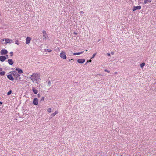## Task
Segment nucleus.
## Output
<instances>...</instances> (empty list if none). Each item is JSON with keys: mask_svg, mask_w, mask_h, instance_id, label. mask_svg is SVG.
I'll return each mask as SVG.
<instances>
[{"mask_svg": "<svg viewBox=\"0 0 156 156\" xmlns=\"http://www.w3.org/2000/svg\"><path fill=\"white\" fill-rule=\"evenodd\" d=\"M80 13L81 14H83L84 12H83V11H80Z\"/></svg>", "mask_w": 156, "mask_h": 156, "instance_id": "473e14b6", "label": "nucleus"}, {"mask_svg": "<svg viewBox=\"0 0 156 156\" xmlns=\"http://www.w3.org/2000/svg\"><path fill=\"white\" fill-rule=\"evenodd\" d=\"M8 63L10 65H12L14 63L12 61V60L11 59H9L8 60Z\"/></svg>", "mask_w": 156, "mask_h": 156, "instance_id": "4468645a", "label": "nucleus"}, {"mask_svg": "<svg viewBox=\"0 0 156 156\" xmlns=\"http://www.w3.org/2000/svg\"><path fill=\"white\" fill-rule=\"evenodd\" d=\"M16 70L17 71L18 73L20 74H21L23 73V72L22 69H20L19 68H16Z\"/></svg>", "mask_w": 156, "mask_h": 156, "instance_id": "ddd939ff", "label": "nucleus"}, {"mask_svg": "<svg viewBox=\"0 0 156 156\" xmlns=\"http://www.w3.org/2000/svg\"><path fill=\"white\" fill-rule=\"evenodd\" d=\"M12 91L11 90H10L9 91L8 93H7V95H9L11 94V93H12Z\"/></svg>", "mask_w": 156, "mask_h": 156, "instance_id": "5701e85b", "label": "nucleus"}, {"mask_svg": "<svg viewBox=\"0 0 156 156\" xmlns=\"http://www.w3.org/2000/svg\"><path fill=\"white\" fill-rule=\"evenodd\" d=\"M8 53L6 49H2L0 53L2 55H4L7 54Z\"/></svg>", "mask_w": 156, "mask_h": 156, "instance_id": "0eeeda50", "label": "nucleus"}, {"mask_svg": "<svg viewBox=\"0 0 156 156\" xmlns=\"http://www.w3.org/2000/svg\"><path fill=\"white\" fill-rule=\"evenodd\" d=\"M5 74V72L4 71L0 72V75L1 76L4 75Z\"/></svg>", "mask_w": 156, "mask_h": 156, "instance_id": "aec40b11", "label": "nucleus"}, {"mask_svg": "<svg viewBox=\"0 0 156 156\" xmlns=\"http://www.w3.org/2000/svg\"><path fill=\"white\" fill-rule=\"evenodd\" d=\"M51 108H48L47 110V111L48 112H51Z\"/></svg>", "mask_w": 156, "mask_h": 156, "instance_id": "a878e982", "label": "nucleus"}, {"mask_svg": "<svg viewBox=\"0 0 156 156\" xmlns=\"http://www.w3.org/2000/svg\"><path fill=\"white\" fill-rule=\"evenodd\" d=\"M58 113V112L55 111L54 113H53V114H52L51 115V118H52V117H54L55 115L57 114Z\"/></svg>", "mask_w": 156, "mask_h": 156, "instance_id": "dca6fc26", "label": "nucleus"}, {"mask_svg": "<svg viewBox=\"0 0 156 156\" xmlns=\"http://www.w3.org/2000/svg\"><path fill=\"white\" fill-rule=\"evenodd\" d=\"M15 44L18 45L20 44L19 41L18 40H16L15 41Z\"/></svg>", "mask_w": 156, "mask_h": 156, "instance_id": "b1692460", "label": "nucleus"}, {"mask_svg": "<svg viewBox=\"0 0 156 156\" xmlns=\"http://www.w3.org/2000/svg\"><path fill=\"white\" fill-rule=\"evenodd\" d=\"M51 84V83L50 81H49L48 82V85L49 86H50Z\"/></svg>", "mask_w": 156, "mask_h": 156, "instance_id": "cd10ccee", "label": "nucleus"}, {"mask_svg": "<svg viewBox=\"0 0 156 156\" xmlns=\"http://www.w3.org/2000/svg\"><path fill=\"white\" fill-rule=\"evenodd\" d=\"M115 73L116 74V73H117V72H115Z\"/></svg>", "mask_w": 156, "mask_h": 156, "instance_id": "79ce46f5", "label": "nucleus"}, {"mask_svg": "<svg viewBox=\"0 0 156 156\" xmlns=\"http://www.w3.org/2000/svg\"><path fill=\"white\" fill-rule=\"evenodd\" d=\"M7 58L5 56L1 55L0 56V61L2 62L4 61Z\"/></svg>", "mask_w": 156, "mask_h": 156, "instance_id": "6e6552de", "label": "nucleus"}, {"mask_svg": "<svg viewBox=\"0 0 156 156\" xmlns=\"http://www.w3.org/2000/svg\"><path fill=\"white\" fill-rule=\"evenodd\" d=\"M69 61H71V60L70 59H69Z\"/></svg>", "mask_w": 156, "mask_h": 156, "instance_id": "a19ab883", "label": "nucleus"}, {"mask_svg": "<svg viewBox=\"0 0 156 156\" xmlns=\"http://www.w3.org/2000/svg\"><path fill=\"white\" fill-rule=\"evenodd\" d=\"M104 71L105 72H108V73H110V71L108 70H107V69H105Z\"/></svg>", "mask_w": 156, "mask_h": 156, "instance_id": "7c9ffc66", "label": "nucleus"}, {"mask_svg": "<svg viewBox=\"0 0 156 156\" xmlns=\"http://www.w3.org/2000/svg\"><path fill=\"white\" fill-rule=\"evenodd\" d=\"M31 38L30 37H27L26 39V43L27 44H28L30 42Z\"/></svg>", "mask_w": 156, "mask_h": 156, "instance_id": "9b49d317", "label": "nucleus"}, {"mask_svg": "<svg viewBox=\"0 0 156 156\" xmlns=\"http://www.w3.org/2000/svg\"><path fill=\"white\" fill-rule=\"evenodd\" d=\"M2 68H0V71H2Z\"/></svg>", "mask_w": 156, "mask_h": 156, "instance_id": "4c0bfd02", "label": "nucleus"}, {"mask_svg": "<svg viewBox=\"0 0 156 156\" xmlns=\"http://www.w3.org/2000/svg\"><path fill=\"white\" fill-rule=\"evenodd\" d=\"M45 98L44 97H42L41 100H40V102H43L44 101V99Z\"/></svg>", "mask_w": 156, "mask_h": 156, "instance_id": "412c9836", "label": "nucleus"}, {"mask_svg": "<svg viewBox=\"0 0 156 156\" xmlns=\"http://www.w3.org/2000/svg\"><path fill=\"white\" fill-rule=\"evenodd\" d=\"M31 79L33 82H34L35 83H37V82L40 80L39 77L38 76L33 78L31 77Z\"/></svg>", "mask_w": 156, "mask_h": 156, "instance_id": "7ed1b4c3", "label": "nucleus"}, {"mask_svg": "<svg viewBox=\"0 0 156 156\" xmlns=\"http://www.w3.org/2000/svg\"><path fill=\"white\" fill-rule=\"evenodd\" d=\"M85 61V60L84 59H80L77 60V62L79 63H83Z\"/></svg>", "mask_w": 156, "mask_h": 156, "instance_id": "f8f14e48", "label": "nucleus"}, {"mask_svg": "<svg viewBox=\"0 0 156 156\" xmlns=\"http://www.w3.org/2000/svg\"><path fill=\"white\" fill-rule=\"evenodd\" d=\"M37 95L38 97H40L41 96V94H38Z\"/></svg>", "mask_w": 156, "mask_h": 156, "instance_id": "2f4dec72", "label": "nucleus"}, {"mask_svg": "<svg viewBox=\"0 0 156 156\" xmlns=\"http://www.w3.org/2000/svg\"><path fill=\"white\" fill-rule=\"evenodd\" d=\"M10 56H12L13 55V52H10Z\"/></svg>", "mask_w": 156, "mask_h": 156, "instance_id": "c85d7f7f", "label": "nucleus"}, {"mask_svg": "<svg viewBox=\"0 0 156 156\" xmlns=\"http://www.w3.org/2000/svg\"><path fill=\"white\" fill-rule=\"evenodd\" d=\"M32 91L34 94H37L38 93L37 90L35 89L34 87H32Z\"/></svg>", "mask_w": 156, "mask_h": 156, "instance_id": "2eb2a0df", "label": "nucleus"}, {"mask_svg": "<svg viewBox=\"0 0 156 156\" xmlns=\"http://www.w3.org/2000/svg\"><path fill=\"white\" fill-rule=\"evenodd\" d=\"M107 55H108V56H110V53H107Z\"/></svg>", "mask_w": 156, "mask_h": 156, "instance_id": "72a5a7b5", "label": "nucleus"}, {"mask_svg": "<svg viewBox=\"0 0 156 156\" xmlns=\"http://www.w3.org/2000/svg\"><path fill=\"white\" fill-rule=\"evenodd\" d=\"M74 34H75L76 35L77 34V33H75V32H74Z\"/></svg>", "mask_w": 156, "mask_h": 156, "instance_id": "58836bf2", "label": "nucleus"}, {"mask_svg": "<svg viewBox=\"0 0 156 156\" xmlns=\"http://www.w3.org/2000/svg\"><path fill=\"white\" fill-rule=\"evenodd\" d=\"M38 100L37 98H35L33 100V103L34 105H37L38 104Z\"/></svg>", "mask_w": 156, "mask_h": 156, "instance_id": "39448f33", "label": "nucleus"}, {"mask_svg": "<svg viewBox=\"0 0 156 156\" xmlns=\"http://www.w3.org/2000/svg\"><path fill=\"white\" fill-rule=\"evenodd\" d=\"M151 2V0H144V3L145 4H146L148 2Z\"/></svg>", "mask_w": 156, "mask_h": 156, "instance_id": "f3484780", "label": "nucleus"}, {"mask_svg": "<svg viewBox=\"0 0 156 156\" xmlns=\"http://www.w3.org/2000/svg\"><path fill=\"white\" fill-rule=\"evenodd\" d=\"M5 57L6 58H8V55H6Z\"/></svg>", "mask_w": 156, "mask_h": 156, "instance_id": "f704fd0d", "label": "nucleus"}, {"mask_svg": "<svg viewBox=\"0 0 156 156\" xmlns=\"http://www.w3.org/2000/svg\"><path fill=\"white\" fill-rule=\"evenodd\" d=\"M145 63L144 62H143L140 64V67L142 68L145 65Z\"/></svg>", "mask_w": 156, "mask_h": 156, "instance_id": "4be33fe9", "label": "nucleus"}, {"mask_svg": "<svg viewBox=\"0 0 156 156\" xmlns=\"http://www.w3.org/2000/svg\"><path fill=\"white\" fill-rule=\"evenodd\" d=\"M42 33L44 37L43 39H46V37H47V33L44 30H43L42 32Z\"/></svg>", "mask_w": 156, "mask_h": 156, "instance_id": "9d476101", "label": "nucleus"}, {"mask_svg": "<svg viewBox=\"0 0 156 156\" xmlns=\"http://www.w3.org/2000/svg\"><path fill=\"white\" fill-rule=\"evenodd\" d=\"M12 74L14 77L16 78V80H18L20 79V75L16 71H13V73H12Z\"/></svg>", "mask_w": 156, "mask_h": 156, "instance_id": "f03ea898", "label": "nucleus"}, {"mask_svg": "<svg viewBox=\"0 0 156 156\" xmlns=\"http://www.w3.org/2000/svg\"><path fill=\"white\" fill-rule=\"evenodd\" d=\"M3 103L2 102L0 101V104H2Z\"/></svg>", "mask_w": 156, "mask_h": 156, "instance_id": "e433bc0d", "label": "nucleus"}, {"mask_svg": "<svg viewBox=\"0 0 156 156\" xmlns=\"http://www.w3.org/2000/svg\"><path fill=\"white\" fill-rule=\"evenodd\" d=\"M91 62V59L89 60L88 61H87L86 63V64H87L88 62Z\"/></svg>", "mask_w": 156, "mask_h": 156, "instance_id": "c756f323", "label": "nucleus"}, {"mask_svg": "<svg viewBox=\"0 0 156 156\" xmlns=\"http://www.w3.org/2000/svg\"><path fill=\"white\" fill-rule=\"evenodd\" d=\"M111 54L112 55H113L114 54V53L113 52H111Z\"/></svg>", "mask_w": 156, "mask_h": 156, "instance_id": "c9c22d12", "label": "nucleus"}, {"mask_svg": "<svg viewBox=\"0 0 156 156\" xmlns=\"http://www.w3.org/2000/svg\"><path fill=\"white\" fill-rule=\"evenodd\" d=\"M73 60H73V59H71V61H73Z\"/></svg>", "mask_w": 156, "mask_h": 156, "instance_id": "ea45409f", "label": "nucleus"}, {"mask_svg": "<svg viewBox=\"0 0 156 156\" xmlns=\"http://www.w3.org/2000/svg\"><path fill=\"white\" fill-rule=\"evenodd\" d=\"M1 42L3 44H5L8 43L11 44L12 42V40L10 39L4 38L1 40Z\"/></svg>", "mask_w": 156, "mask_h": 156, "instance_id": "f257e3e1", "label": "nucleus"}, {"mask_svg": "<svg viewBox=\"0 0 156 156\" xmlns=\"http://www.w3.org/2000/svg\"><path fill=\"white\" fill-rule=\"evenodd\" d=\"M36 76H37L36 75V74L35 73H33L32 75L30 77V78L31 79V77H35Z\"/></svg>", "mask_w": 156, "mask_h": 156, "instance_id": "a211bd4d", "label": "nucleus"}, {"mask_svg": "<svg viewBox=\"0 0 156 156\" xmlns=\"http://www.w3.org/2000/svg\"><path fill=\"white\" fill-rule=\"evenodd\" d=\"M51 51H52V50H51L48 49L45 50L46 52H51Z\"/></svg>", "mask_w": 156, "mask_h": 156, "instance_id": "393cba45", "label": "nucleus"}, {"mask_svg": "<svg viewBox=\"0 0 156 156\" xmlns=\"http://www.w3.org/2000/svg\"><path fill=\"white\" fill-rule=\"evenodd\" d=\"M96 53H94V54H93L92 55V57L91 58H94L95 56L96 55Z\"/></svg>", "mask_w": 156, "mask_h": 156, "instance_id": "bb28decb", "label": "nucleus"}, {"mask_svg": "<svg viewBox=\"0 0 156 156\" xmlns=\"http://www.w3.org/2000/svg\"><path fill=\"white\" fill-rule=\"evenodd\" d=\"M60 56L61 58H63L64 59H65L66 58V56L65 53L62 51L60 53Z\"/></svg>", "mask_w": 156, "mask_h": 156, "instance_id": "20e7f679", "label": "nucleus"}, {"mask_svg": "<svg viewBox=\"0 0 156 156\" xmlns=\"http://www.w3.org/2000/svg\"><path fill=\"white\" fill-rule=\"evenodd\" d=\"M141 8V7L140 6H133V11H134L137 10H140Z\"/></svg>", "mask_w": 156, "mask_h": 156, "instance_id": "423d86ee", "label": "nucleus"}, {"mask_svg": "<svg viewBox=\"0 0 156 156\" xmlns=\"http://www.w3.org/2000/svg\"><path fill=\"white\" fill-rule=\"evenodd\" d=\"M83 51H82V52H78V53H73V55H80L81 54H82L83 53Z\"/></svg>", "mask_w": 156, "mask_h": 156, "instance_id": "6ab92c4d", "label": "nucleus"}, {"mask_svg": "<svg viewBox=\"0 0 156 156\" xmlns=\"http://www.w3.org/2000/svg\"><path fill=\"white\" fill-rule=\"evenodd\" d=\"M12 74H9L7 76V78L10 80L13 81L14 80V78L12 76Z\"/></svg>", "mask_w": 156, "mask_h": 156, "instance_id": "1a4fd4ad", "label": "nucleus"}]
</instances>
